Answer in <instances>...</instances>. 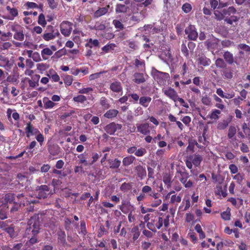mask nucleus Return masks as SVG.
<instances>
[{
  "label": "nucleus",
  "instance_id": "nucleus-1",
  "mask_svg": "<svg viewBox=\"0 0 250 250\" xmlns=\"http://www.w3.org/2000/svg\"><path fill=\"white\" fill-rule=\"evenodd\" d=\"M41 222L39 214H34L31 216L27 222V227L25 233L29 236V240L26 243L27 245H33L38 242L37 235L41 229Z\"/></svg>",
  "mask_w": 250,
  "mask_h": 250
},
{
  "label": "nucleus",
  "instance_id": "nucleus-2",
  "mask_svg": "<svg viewBox=\"0 0 250 250\" xmlns=\"http://www.w3.org/2000/svg\"><path fill=\"white\" fill-rule=\"evenodd\" d=\"M25 133L27 138H29L31 136L36 135L35 138L42 146L44 142V137L42 134L41 133L40 130L35 128L31 122H28L26 124L25 128Z\"/></svg>",
  "mask_w": 250,
  "mask_h": 250
},
{
  "label": "nucleus",
  "instance_id": "nucleus-3",
  "mask_svg": "<svg viewBox=\"0 0 250 250\" xmlns=\"http://www.w3.org/2000/svg\"><path fill=\"white\" fill-rule=\"evenodd\" d=\"M202 161L203 157L201 155L194 154L188 156L185 162L187 167L188 169H191L193 166L195 167H199Z\"/></svg>",
  "mask_w": 250,
  "mask_h": 250
},
{
  "label": "nucleus",
  "instance_id": "nucleus-4",
  "mask_svg": "<svg viewBox=\"0 0 250 250\" xmlns=\"http://www.w3.org/2000/svg\"><path fill=\"white\" fill-rule=\"evenodd\" d=\"M177 173L180 174L179 181L185 188H189L193 186V182L190 180H188L190 175L187 170L177 171Z\"/></svg>",
  "mask_w": 250,
  "mask_h": 250
},
{
  "label": "nucleus",
  "instance_id": "nucleus-5",
  "mask_svg": "<svg viewBox=\"0 0 250 250\" xmlns=\"http://www.w3.org/2000/svg\"><path fill=\"white\" fill-rule=\"evenodd\" d=\"M17 198L19 200L21 199V198H23L22 201L21 200L20 201V204H22L23 206L26 205H29V206L27 208V209L28 211H32L34 210V204L37 203H38L39 201L37 199H29L27 197H25V195H24L22 193L18 194L17 196Z\"/></svg>",
  "mask_w": 250,
  "mask_h": 250
},
{
  "label": "nucleus",
  "instance_id": "nucleus-6",
  "mask_svg": "<svg viewBox=\"0 0 250 250\" xmlns=\"http://www.w3.org/2000/svg\"><path fill=\"white\" fill-rule=\"evenodd\" d=\"M153 77L159 85H164L169 78V74L155 70L153 72Z\"/></svg>",
  "mask_w": 250,
  "mask_h": 250
},
{
  "label": "nucleus",
  "instance_id": "nucleus-7",
  "mask_svg": "<svg viewBox=\"0 0 250 250\" xmlns=\"http://www.w3.org/2000/svg\"><path fill=\"white\" fill-rule=\"evenodd\" d=\"M73 23L68 21H63L60 24L61 33L64 37H69L72 30Z\"/></svg>",
  "mask_w": 250,
  "mask_h": 250
},
{
  "label": "nucleus",
  "instance_id": "nucleus-8",
  "mask_svg": "<svg viewBox=\"0 0 250 250\" xmlns=\"http://www.w3.org/2000/svg\"><path fill=\"white\" fill-rule=\"evenodd\" d=\"M122 125L121 124H116L114 122L110 123L104 127V130L107 133L111 135H114L115 132L118 130H121Z\"/></svg>",
  "mask_w": 250,
  "mask_h": 250
},
{
  "label": "nucleus",
  "instance_id": "nucleus-9",
  "mask_svg": "<svg viewBox=\"0 0 250 250\" xmlns=\"http://www.w3.org/2000/svg\"><path fill=\"white\" fill-rule=\"evenodd\" d=\"M185 33L188 35L189 40L192 41H196L198 38V33L196 31V28L194 25H190L185 29Z\"/></svg>",
  "mask_w": 250,
  "mask_h": 250
},
{
  "label": "nucleus",
  "instance_id": "nucleus-10",
  "mask_svg": "<svg viewBox=\"0 0 250 250\" xmlns=\"http://www.w3.org/2000/svg\"><path fill=\"white\" fill-rule=\"evenodd\" d=\"M91 154L90 153L84 152L78 156L79 164L83 165L84 166H90Z\"/></svg>",
  "mask_w": 250,
  "mask_h": 250
},
{
  "label": "nucleus",
  "instance_id": "nucleus-11",
  "mask_svg": "<svg viewBox=\"0 0 250 250\" xmlns=\"http://www.w3.org/2000/svg\"><path fill=\"white\" fill-rule=\"evenodd\" d=\"M49 194V188L48 186L44 185L40 187L38 190V195L37 197L38 199H44L47 198Z\"/></svg>",
  "mask_w": 250,
  "mask_h": 250
},
{
  "label": "nucleus",
  "instance_id": "nucleus-12",
  "mask_svg": "<svg viewBox=\"0 0 250 250\" xmlns=\"http://www.w3.org/2000/svg\"><path fill=\"white\" fill-rule=\"evenodd\" d=\"M51 32L44 33L42 35L43 39L46 41H49L50 40H53L56 37L60 36V34L58 30L55 32L54 27L52 26H51Z\"/></svg>",
  "mask_w": 250,
  "mask_h": 250
},
{
  "label": "nucleus",
  "instance_id": "nucleus-13",
  "mask_svg": "<svg viewBox=\"0 0 250 250\" xmlns=\"http://www.w3.org/2000/svg\"><path fill=\"white\" fill-rule=\"evenodd\" d=\"M109 89L114 93H122L123 87L121 83L118 80H115L111 83Z\"/></svg>",
  "mask_w": 250,
  "mask_h": 250
},
{
  "label": "nucleus",
  "instance_id": "nucleus-14",
  "mask_svg": "<svg viewBox=\"0 0 250 250\" xmlns=\"http://www.w3.org/2000/svg\"><path fill=\"white\" fill-rule=\"evenodd\" d=\"M223 58L225 62L229 64H232L235 63L236 65H239L237 62L236 59H234L233 55L230 52L227 51H225L223 54Z\"/></svg>",
  "mask_w": 250,
  "mask_h": 250
},
{
  "label": "nucleus",
  "instance_id": "nucleus-15",
  "mask_svg": "<svg viewBox=\"0 0 250 250\" xmlns=\"http://www.w3.org/2000/svg\"><path fill=\"white\" fill-rule=\"evenodd\" d=\"M137 176L141 180L144 179L146 176V171L145 167L140 164L137 165L134 168Z\"/></svg>",
  "mask_w": 250,
  "mask_h": 250
},
{
  "label": "nucleus",
  "instance_id": "nucleus-16",
  "mask_svg": "<svg viewBox=\"0 0 250 250\" xmlns=\"http://www.w3.org/2000/svg\"><path fill=\"white\" fill-rule=\"evenodd\" d=\"M164 94L174 102L176 101L177 97L178 96L177 92L171 87L163 89Z\"/></svg>",
  "mask_w": 250,
  "mask_h": 250
},
{
  "label": "nucleus",
  "instance_id": "nucleus-17",
  "mask_svg": "<svg viewBox=\"0 0 250 250\" xmlns=\"http://www.w3.org/2000/svg\"><path fill=\"white\" fill-rule=\"evenodd\" d=\"M146 76H148L146 74H145L143 73L135 72L133 74V81L136 84L143 83L146 81Z\"/></svg>",
  "mask_w": 250,
  "mask_h": 250
},
{
  "label": "nucleus",
  "instance_id": "nucleus-18",
  "mask_svg": "<svg viewBox=\"0 0 250 250\" xmlns=\"http://www.w3.org/2000/svg\"><path fill=\"white\" fill-rule=\"evenodd\" d=\"M205 133L202 136H199L198 138V143L195 142V146L199 148L202 149L207 146L209 142L207 140L206 137L205 136Z\"/></svg>",
  "mask_w": 250,
  "mask_h": 250
},
{
  "label": "nucleus",
  "instance_id": "nucleus-19",
  "mask_svg": "<svg viewBox=\"0 0 250 250\" xmlns=\"http://www.w3.org/2000/svg\"><path fill=\"white\" fill-rule=\"evenodd\" d=\"M137 131L143 135H147L150 133L149 125L145 123L137 125Z\"/></svg>",
  "mask_w": 250,
  "mask_h": 250
},
{
  "label": "nucleus",
  "instance_id": "nucleus-20",
  "mask_svg": "<svg viewBox=\"0 0 250 250\" xmlns=\"http://www.w3.org/2000/svg\"><path fill=\"white\" fill-rule=\"evenodd\" d=\"M221 75L225 79L230 80L233 77V70L230 67L227 66L221 70Z\"/></svg>",
  "mask_w": 250,
  "mask_h": 250
},
{
  "label": "nucleus",
  "instance_id": "nucleus-21",
  "mask_svg": "<svg viewBox=\"0 0 250 250\" xmlns=\"http://www.w3.org/2000/svg\"><path fill=\"white\" fill-rule=\"evenodd\" d=\"M48 150L51 155L56 156L61 153V148L58 145L52 144L48 146Z\"/></svg>",
  "mask_w": 250,
  "mask_h": 250
},
{
  "label": "nucleus",
  "instance_id": "nucleus-22",
  "mask_svg": "<svg viewBox=\"0 0 250 250\" xmlns=\"http://www.w3.org/2000/svg\"><path fill=\"white\" fill-rule=\"evenodd\" d=\"M109 7V5H107L104 7H99L98 9L94 13V17L98 18L105 15L108 12Z\"/></svg>",
  "mask_w": 250,
  "mask_h": 250
},
{
  "label": "nucleus",
  "instance_id": "nucleus-23",
  "mask_svg": "<svg viewBox=\"0 0 250 250\" xmlns=\"http://www.w3.org/2000/svg\"><path fill=\"white\" fill-rule=\"evenodd\" d=\"M107 162L108 164V167L111 169H117L118 168L121 164L120 160L117 158L115 159H109L107 160Z\"/></svg>",
  "mask_w": 250,
  "mask_h": 250
},
{
  "label": "nucleus",
  "instance_id": "nucleus-24",
  "mask_svg": "<svg viewBox=\"0 0 250 250\" xmlns=\"http://www.w3.org/2000/svg\"><path fill=\"white\" fill-rule=\"evenodd\" d=\"M58 234V243L59 245L64 247L66 244V234L64 231L60 230L57 233Z\"/></svg>",
  "mask_w": 250,
  "mask_h": 250
},
{
  "label": "nucleus",
  "instance_id": "nucleus-25",
  "mask_svg": "<svg viewBox=\"0 0 250 250\" xmlns=\"http://www.w3.org/2000/svg\"><path fill=\"white\" fill-rule=\"evenodd\" d=\"M218 42L217 39L212 38L205 42V45L208 49H214L217 46Z\"/></svg>",
  "mask_w": 250,
  "mask_h": 250
},
{
  "label": "nucleus",
  "instance_id": "nucleus-26",
  "mask_svg": "<svg viewBox=\"0 0 250 250\" xmlns=\"http://www.w3.org/2000/svg\"><path fill=\"white\" fill-rule=\"evenodd\" d=\"M133 183L132 182H124L120 187V189L124 193L127 192L132 189Z\"/></svg>",
  "mask_w": 250,
  "mask_h": 250
},
{
  "label": "nucleus",
  "instance_id": "nucleus-27",
  "mask_svg": "<svg viewBox=\"0 0 250 250\" xmlns=\"http://www.w3.org/2000/svg\"><path fill=\"white\" fill-rule=\"evenodd\" d=\"M172 176L169 173H166L163 176V181L167 188H169L171 187Z\"/></svg>",
  "mask_w": 250,
  "mask_h": 250
},
{
  "label": "nucleus",
  "instance_id": "nucleus-28",
  "mask_svg": "<svg viewBox=\"0 0 250 250\" xmlns=\"http://www.w3.org/2000/svg\"><path fill=\"white\" fill-rule=\"evenodd\" d=\"M136 160V158L133 155H129L125 157L123 159V165L124 167H128L134 163Z\"/></svg>",
  "mask_w": 250,
  "mask_h": 250
},
{
  "label": "nucleus",
  "instance_id": "nucleus-29",
  "mask_svg": "<svg viewBox=\"0 0 250 250\" xmlns=\"http://www.w3.org/2000/svg\"><path fill=\"white\" fill-rule=\"evenodd\" d=\"M128 7L125 4L117 3L115 7V12L117 14L125 13L127 12Z\"/></svg>",
  "mask_w": 250,
  "mask_h": 250
},
{
  "label": "nucleus",
  "instance_id": "nucleus-30",
  "mask_svg": "<svg viewBox=\"0 0 250 250\" xmlns=\"http://www.w3.org/2000/svg\"><path fill=\"white\" fill-rule=\"evenodd\" d=\"M198 61L200 64L204 66H208L211 63L210 60L207 58L205 55L199 56Z\"/></svg>",
  "mask_w": 250,
  "mask_h": 250
},
{
  "label": "nucleus",
  "instance_id": "nucleus-31",
  "mask_svg": "<svg viewBox=\"0 0 250 250\" xmlns=\"http://www.w3.org/2000/svg\"><path fill=\"white\" fill-rule=\"evenodd\" d=\"M151 98L147 96H142L140 98L139 104L144 107H147L151 102Z\"/></svg>",
  "mask_w": 250,
  "mask_h": 250
},
{
  "label": "nucleus",
  "instance_id": "nucleus-32",
  "mask_svg": "<svg viewBox=\"0 0 250 250\" xmlns=\"http://www.w3.org/2000/svg\"><path fill=\"white\" fill-rule=\"evenodd\" d=\"M118 113L119 112L117 109H109L104 114V116L106 118L112 119L115 118Z\"/></svg>",
  "mask_w": 250,
  "mask_h": 250
},
{
  "label": "nucleus",
  "instance_id": "nucleus-33",
  "mask_svg": "<svg viewBox=\"0 0 250 250\" xmlns=\"http://www.w3.org/2000/svg\"><path fill=\"white\" fill-rule=\"evenodd\" d=\"M4 200L6 203L15 204L16 202V196L14 193H8L5 194Z\"/></svg>",
  "mask_w": 250,
  "mask_h": 250
},
{
  "label": "nucleus",
  "instance_id": "nucleus-34",
  "mask_svg": "<svg viewBox=\"0 0 250 250\" xmlns=\"http://www.w3.org/2000/svg\"><path fill=\"white\" fill-rule=\"evenodd\" d=\"M53 51L48 47L45 48L41 51V55L43 60L48 59V56L53 54Z\"/></svg>",
  "mask_w": 250,
  "mask_h": 250
},
{
  "label": "nucleus",
  "instance_id": "nucleus-35",
  "mask_svg": "<svg viewBox=\"0 0 250 250\" xmlns=\"http://www.w3.org/2000/svg\"><path fill=\"white\" fill-rule=\"evenodd\" d=\"M12 30L13 31H15V33L14 34V38L18 41H22L24 38V35L23 34V32L22 30L17 31L14 29V28H12Z\"/></svg>",
  "mask_w": 250,
  "mask_h": 250
},
{
  "label": "nucleus",
  "instance_id": "nucleus-36",
  "mask_svg": "<svg viewBox=\"0 0 250 250\" xmlns=\"http://www.w3.org/2000/svg\"><path fill=\"white\" fill-rule=\"evenodd\" d=\"M100 42L97 39L93 40L91 38L88 39L87 42L85 44V46L92 48L93 47H99Z\"/></svg>",
  "mask_w": 250,
  "mask_h": 250
},
{
  "label": "nucleus",
  "instance_id": "nucleus-37",
  "mask_svg": "<svg viewBox=\"0 0 250 250\" xmlns=\"http://www.w3.org/2000/svg\"><path fill=\"white\" fill-rule=\"evenodd\" d=\"M40 78V76L39 75H35L33 77V80H28V83L30 86V87H35L37 85H39L38 81L39 80V79Z\"/></svg>",
  "mask_w": 250,
  "mask_h": 250
},
{
  "label": "nucleus",
  "instance_id": "nucleus-38",
  "mask_svg": "<svg viewBox=\"0 0 250 250\" xmlns=\"http://www.w3.org/2000/svg\"><path fill=\"white\" fill-rule=\"evenodd\" d=\"M213 97L214 100L216 102L215 106L221 110H223L225 108V106L223 104L222 100L216 95H214Z\"/></svg>",
  "mask_w": 250,
  "mask_h": 250
},
{
  "label": "nucleus",
  "instance_id": "nucleus-39",
  "mask_svg": "<svg viewBox=\"0 0 250 250\" xmlns=\"http://www.w3.org/2000/svg\"><path fill=\"white\" fill-rule=\"evenodd\" d=\"M44 104V108L45 109H49L53 108L56 104L52 101L49 100L47 98H44L43 99Z\"/></svg>",
  "mask_w": 250,
  "mask_h": 250
},
{
  "label": "nucleus",
  "instance_id": "nucleus-40",
  "mask_svg": "<svg viewBox=\"0 0 250 250\" xmlns=\"http://www.w3.org/2000/svg\"><path fill=\"white\" fill-rule=\"evenodd\" d=\"M236 9L233 6H230L228 9H224L223 10L222 15L224 17L230 16L231 14H235L236 13Z\"/></svg>",
  "mask_w": 250,
  "mask_h": 250
},
{
  "label": "nucleus",
  "instance_id": "nucleus-41",
  "mask_svg": "<svg viewBox=\"0 0 250 250\" xmlns=\"http://www.w3.org/2000/svg\"><path fill=\"white\" fill-rule=\"evenodd\" d=\"M215 65L217 68L222 70L227 66L226 62L222 58L217 59L215 62Z\"/></svg>",
  "mask_w": 250,
  "mask_h": 250
},
{
  "label": "nucleus",
  "instance_id": "nucleus-42",
  "mask_svg": "<svg viewBox=\"0 0 250 250\" xmlns=\"http://www.w3.org/2000/svg\"><path fill=\"white\" fill-rule=\"evenodd\" d=\"M237 132L236 127L234 125L229 126L228 130V137L229 139H232Z\"/></svg>",
  "mask_w": 250,
  "mask_h": 250
},
{
  "label": "nucleus",
  "instance_id": "nucleus-43",
  "mask_svg": "<svg viewBox=\"0 0 250 250\" xmlns=\"http://www.w3.org/2000/svg\"><path fill=\"white\" fill-rule=\"evenodd\" d=\"M100 104L104 109H108L110 107V104L108 101L105 97H102L100 99Z\"/></svg>",
  "mask_w": 250,
  "mask_h": 250
},
{
  "label": "nucleus",
  "instance_id": "nucleus-44",
  "mask_svg": "<svg viewBox=\"0 0 250 250\" xmlns=\"http://www.w3.org/2000/svg\"><path fill=\"white\" fill-rule=\"evenodd\" d=\"M128 204L125 201H123L122 204L119 206V208L125 214L128 213Z\"/></svg>",
  "mask_w": 250,
  "mask_h": 250
},
{
  "label": "nucleus",
  "instance_id": "nucleus-45",
  "mask_svg": "<svg viewBox=\"0 0 250 250\" xmlns=\"http://www.w3.org/2000/svg\"><path fill=\"white\" fill-rule=\"evenodd\" d=\"M131 232L133 233V239L135 241L139 237L140 232L138 226H135L131 229Z\"/></svg>",
  "mask_w": 250,
  "mask_h": 250
},
{
  "label": "nucleus",
  "instance_id": "nucleus-46",
  "mask_svg": "<svg viewBox=\"0 0 250 250\" xmlns=\"http://www.w3.org/2000/svg\"><path fill=\"white\" fill-rule=\"evenodd\" d=\"M8 208L6 205L3 206V208L0 209V220H4L7 218V212L6 210Z\"/></svg>",
  "mask_w": 250,
  "mask_h": 250
},
{
  "label": "nucleus",
  "instance_id": "nucleus-47",
  "mask_svg": "<svg viewBox=\"0 0 250 250\" xmlns=\"http://www.w3.org/2000/svg\"><path fill=\"white\" fill-rule=\"evenodd\" d=\"M182 197L180 195L177 194L172 195L170 197V203L174 204H178L181 201Z\"/></svg>",
  "mask_w": 250,
  "mask_h": 250
},
{
  "label": "nucleus",
  "instance_id": "nucleus-48",
  "mask_svg": "<svg viewBox=\"0 0 250 250\" xmlns=\"http://www.w3.org/2000/svg\"><path fill=\"white\" fill-rule=\"evenodd\" d=\"M86 99H87L85 96L83 95H79L77 96L74 97L73 98V101L74 102L78 103H83L85 101H86Z\"/></svg>",
  "mask_w": 250,
  "mask_h": 250
},
{
  "label": "nucleus",
  "instance_id": "nucleus-49",
  "mask_svg": "<svg viewBox=\"0 0 250 250\" xmlns=\"http://www.w3.org/2000/svg\"><path fill=\"white\" fill-rule=\"evenodd\" d=\"M112 23L116 29L120 30H123L125 28L124 24L119 20H114Z\"/></svg>",
  "mask_w": 250,
  "mask_h": 250
},
{
  "label": "nucleus",
  "instance_id": "nucleus-50",
  "mask_svg": "<svg viewBox=\"0 0 250 250\" xmlns=\"http://www.w3.org/2000/svg\"><path fill=\"white\" fill-rule=\"evenodd\" d=\"M201 102L203 104L207 106H210L212 104L211 98L207 95H205L202 97Z\"/></svg>",
  "mask_w": 250,
  "mask_h": 250
},
{
  "label": "nucleus",
  "instance_id": "nucleus-51",
  "mask_svg": "<svg viewBox=\"0 0 250 250\" xmlns=\"http://www.w3.org/2000/svg\"><path fill=\"white\" fill-rule=\"evenodd\" d=\"M182 9L185 13H188L192 10V6L190 3L186 2L182 5Z\"/></svg>",
  "mask_w": 250,
  "mask_h": 250
},
{
  "label": "nucleus",
  "instance_id": "nucleus-52",
  "mask_svg": "<svg viewBox=\"0 0 250 250\" xmlns=\"http://www.w3.org/2000/svg\"><path fill=\"white\" fill-rule=\"evenodd\" d=\"M147 151L145 148L140 147L137 149L135 155L137 157H142L146 153Z\"/></svg>",
  "mask_w": 250,
  "mask_h": 250
},
{
  "label": "nucleus",
  "instance_id": "nucleus-53",
  "mask_svg": "<svg viewBox=\"0 0 250 250\" xmlns=\"http://www.w3.org/2000/svg\"><path fill=\"white\" fill-rule=\"evenodd\" d=\"M38 22L40 25L43 27H44L46 25V21L45 19V16L42 13L39 15Z\"/></svg>",
  "mask_w": 250,
  "mask_h": 250
},
{
  "label": "nucleus",
  "instance_id": "nucleus-54",
  "mask_svg": "<svg viewBox=\"0 0 250 250\" xmlns=\"http://www.w3.org/2000/svg\"><path fill=\"white\" fill-rule=\"evenodd\" d=\"M220 113L221 111L219 110L216 109H213L212 110L209 117L211 119L217 120L219 118L218 115Z\"/></svg>",
  "mask_w": 250,
  "mask_h": 250
},
{
  "label": "nucleus",
  "instance_id": "nucleus-55",
  "mask_svg": "<svg viewBox=\"0 0 250 250\" xmlns=\"http://www.w3.org/2000/svg\"><path fill=\"white\" fill-rule=\"evenodd\" d=\"M65 50L63 49H60L59 50L56 52L54 55L53 56V58L59 59L62 57L63 55H65Z\"/></svg>",
  "mask_w": 250,
  "mask_h": 250
},
{
  "label": "nucleus",
  "instance_id": "nucleus-56",
  "mask_svg": "<svg viewBox=\"0 0 250 250\" xmlns=\"http://www.w3.org/2000/svg\"><path fill=\"white\" fill-rule=\"evenodd\" d=\"M134 64L137 68H139L140 66L143 67V68H145V62L144 60H140L138 59H136Z\"/></svg>",
  "mask_w": 250,
  "mask_h": 250
},
{
  "label": "nucleus",
  "instance_id": "nucleus-57",
  "mask_svg": "<svg viewBox=\"0 0 250 250\" xmlns=\"http://www.w3.org/2000/svg\"><path fill=\"white\" fill-rule=\"evenodd\" d=\"M47 1L50 9L53 10L57 8L58 2L55 0H47Z\"/></svg>",
  "mask_w": 250,
  "mask_h": 250
},
{
  "label": "nucleus",
  "instance_id": "nucleus-58",
  "mask_svg": "<svg viewBox=\"0 0 250 250\" xmlns=\"http://www.w3.org/2000/svg\"><path fill=\"white\" fill-rule=\"evenodd\" d=\"M64 83L67 86L70 85L73 82V78L70 75H66L63 78Z\"/></svg>",
  "mask_w": 250,
  "mask_h": 250
},
{
  "label": "nucleus",
  "instance_id": "nucleus-59",
  "mask_svg": "<svg viewBox=\"0 0 250 250\" xmlns=\"http://www.w3.org/2000/svg\"><path fill=\"white\" fill-rule=\"evenodd\" d=\"M238 20V18L235 16H231L229 18L227 17L225 21L229 24H232L233 22H236Z\"/></svg>",
  "mask_w": 250,
  "mask_h": 250
},
{
  "label": "nucleus",
  "instance_id": "nucleus-60",
  "mask_svg": "<svg viewBox=\"0 0 250 250\" xmlns=\"http://www.w3.org/2000/svg\"><path fill=\"white\" fill-rule=\"evenodd\" d=\"M233 179L236 180L237 182L240 185L244 179V175L238 173L233 176Z\"/></svg>",
  "mask_w": 250,
  "mask_h": 250
},
{
  "label": "nucleus",
  "instance_id": "nucleus-61",
  "mask_svg": "<svg viewBox=\"0 0 250 250\" xmlns=\"http://www.w3.org/2000/svg\"><path fill=\"white\" fill-rule=\"evenodd\" d=\"M230 215L231 214L230 211H223L221 213V218L225 221L229 220L230 219Z\"/></svg>",
  "mask_w": 250,
  "mask_h": 250
},
{
  "label": "nucleus",
  "instance_id": "nucleus-62",
  "mask_svg": "<svg viewBox=\"0 0 250 250\" xmlns=\"http://www.w3.org/2000/svg\"><path fill=\"white\" fill-rule=\"evenodd\" d=\"M91 156L92 160L90 159V165L94 164L99 159L101 155H99L98 153L93 152Z\"/></svg>",
  "mask_w": 250,
  "mask_h": 250
},
{
  "label": "nucleus",
  "instance_id": "nucleus-63",
  "mask_svg": "<svg viewBox=\"0 0 250 250\" xmlns=\"http://www.w3.org/2000/svg\"><path fill=\"white\" fill-rule=\"evenodd\" d=\"M181 51L184 56L187 58H189L188 50L185 44L183 43L181 45Z\"/></svg>",
  "mask_w": 250,
  "mask_h": 250
},
{
  "label": "nucleus",
  "instance_id": "nucleus-64",
  "mask_svg": "<svg viewBox=\"0 0 250 250\" xmlns=\"http://www.w3.org/2000/svg\"><path fill=\"white\" fill-rule=\"evenodd\" d=\"M238 48L243 50L247 52H250V46L244 43L238 44Z\"/></svg>",
  "mask_w": 250,
  "mask_h": 250
}]
</instances>
